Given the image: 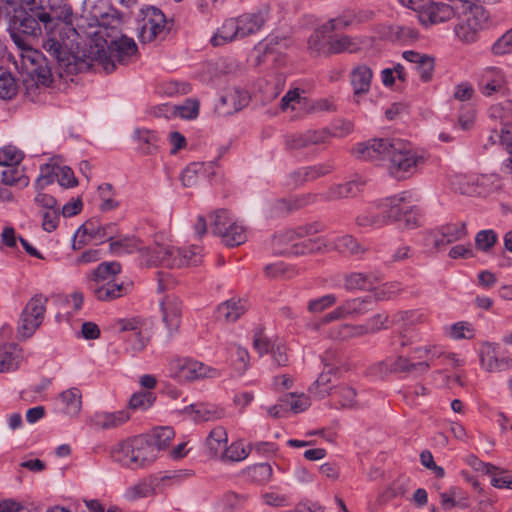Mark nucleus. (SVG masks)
I'll return each mask as SVG.
<instances>
[{
	"label": "nucleus",
	"mask_w": 512,
	"mask_h": 512,
	"mask_svg": "<svg viewBox=\"0 0 512 512\" xmlns=\"http://www.w3.org/2000/svg\"><path fill=\"white\" fill-rule=\"evenodd\" d=\"M42 26L47 34L42 45L43 49L60 69L69 74L76 73L79 70L78 64L64 41L61 23L44 8H31L29 11L15 15L11 28L23 35L36 38L41 35Z\"/></svg>",
	"instance_id": "obj_1"
},
{
	"label": "nucleus",
	"mask_w": 512,
	"mask_h": 512,
	"mask_svg": "<svg viewBox=\"0 0 512 512\" xmlns=\"http://www.w3.org/2000/svg\"><path fill=\"white\" fill-rule=\"evenodd\" d=\"M121 264L103 262L88 275L87 286L99 301H112L126 295L131 285L118 280Z\"/></svg>",
	"instance_id": "obj_2"
},
{
	"label": "nucleus",
	"mask_w": 512,
	"mask_h": 512,
	"mask_svg": "<svg viewBox=\"0 0 512 512\" xmlns=\"http://www.w3.org/2000/svg\"><path fill=\"white\" fill-rule=\"evenodd\" d=\"M137 52V46L133 39L126 36L111 41L96 43L91 46L87 58L92 67H101L105 73L115 70L116 64L127 63Z\"/></svg>",
	"instance_id": "obj_3"
},
{
	"label": "nucleus",
	"mask_w": 512,
	"mask_h": 512,
	"mask_svg": "<svg viewBox=\"0 0 512 512\" xmlns=\"http://www.w3.org/2000/svg\"><path fill=\"white\" fill-rule=\"evenodd\" d=\"M110 456L121 466L136 470L152 463L157 454L148 438L139 435L115 444L110 450Z\"/></svg>",
	"instance_id": "obj_4"
},
{
	"label": "nucleus",
	"mask_w": 512,
	"mask_h": 512,
	"mask_svg": "<svg viewBox=\"0 0 512 512\" xmlns=\"http://www.w3.org/2000/svg\"><path fill=\"white\" fill-rule=\"evenodd\" d=\"M458 23L454 28L456 37L465 44L477 41L480 31L488 25L489 15L485 8L473 1L456 4Z\"/></svg>",
	"instance_id": "obj_5"
},
{
	"label": "nucleus",
	"mask_w": 512,
	"mask_h": 512,
	"mask_svg": "<svg viewBox=\"0 0 512 512\" xmlns=\"http://www.w3.org/2000/svg\"><path fill=\"white\" fill-rule=\"evenodd\" d=\"M391 147L388 172L398 180L410 178L425 163V156L408 142L393 139Z\"/></svg>",
	"instance_id": "obj_6"
},
{
	"label": "nucleus",
	"mask_w": 512,
	"mask_h": 512,
	"mask_svg": "<svg viewBox=\"0 0 512 512\" xmlns=\"http://www.w3.org/2000/svg\"><path fill=\"white\" fill-rule=\"evenodd\" d=\"M364 183L365 182L362 180H352L343 184L334 185L330 187L326 193L321 195L308 193L295 198L293 203H288L286 200L281 199L277 204L281 210H291L312 204L316 202L319 197L325 201H336L343 198L354 197L360 192Z\"/></svg>",
	"instance_id": "obj_7"
},
{
	"label": "nucleus",
	"mask_w": 512,
	"mask_h": 512,
	"mask_svg": "<svg viewBox=\"0 0 512 512\" xmlns=\"http://www.w3.org/2000/svg\"><path fill=\"white\" fill-rule=\"evenodd\" d=\"M168 375L179 383H187L201 378L217 377L219 372L195 359L175 357L169 362Z\"/></svg>",
	"instance_id": "obj_8"
},
{
	"label": "nucleus",
	"mask_w": 512,
	"mask_h": 512,
	"mask_svg": "<svg viewBox=\"0 0 512 512\" xmlns=\"http://www.w3.org/2000/svg\"><path fill=\"white\" fill-rule=\"evenodd\" d=\"M119 330L127 333L125 341L133 352L145 349L151 339L154 323L150 318L133 317L122 319L118 323Z\"/></svg>",
	"instance_id": "obj_9"
},
{
	"label": "nucleus",
	"mask_w": 512,
	"mask_h": 512,
	"mask_svg": "<svg viewBox=\"0 0 512 512\" xmlns=\"http://www.w3.org/2000/svg\"><path fill=\"white\" fill-rule=\"evenodd\" d=\"M48 298L42 294L33 296L23 309L18 322V333L31 337L43 322Z\"/></svg>",
	"instance_id": "obj_10"
},
{
	"label": "nucleus",
	"mask_w": 512,
	"mask_h": 512,
	"mask_svg": "<svg viewBox=\"0 0 512 512\" xmlns=\"http://www.w3.org/2000/svg\"><path fill=\"white\" fill-rule=\"evenodd\" d=\"M142 25L139 38L144 43H149L162 37L165 33L166 18L160 9L149 6L141 10Z\"/></svg>",
	"instance_id": "obj_11"
},
{
	"label": "nucleus",
	"mask_w": 512,
	"mask_h": 512,
	"mask_svg": "<svg viewBox=\"0 0 512 512\" xmlns=\"http://www.w3.org/2000/svg\"><path fill=\"white\" fill-rule=\"evenodd\" d=\"M393 139H370L358 143L352 153L355 157L365 161H379L384 157H389Z\"/></svg>",
	"instance_id": "obj_12"
},
{
	"label": "nucleus",
	"mask_w": 512,
	"mask_h": 512,
	"mask_svg": "<svg viewBox=\"0 0 512 512\" xmlns=\"http://www.w3.org/2000/svg\"><path fill=\"white\" fill-rule=\"evenodd\" d=\"M162 321L167 329L168 339L179 332L182 316L181 301L177 296L167 295L161 301Z\"/></svg>",
	"instance_id": "obj_13"
},
{
	"label": "nucleus",
	"mask_w": 512,
	"mask_h": 512,
	"mask_svg": "<svg viewBox=\"0 0 512 512\" xmlns=\"http://www.w3.org/2000/svg\"><path fill=\"white\" fill-rule=\"evenodd\" d=\"M270 19V7L265 4L259 7L257 10L244 13L236 18L239 26L240 37L245 38L247 36L256 34Z\"/></svg>",
	"instance_id": "obj_14"
},
{
	"label": "nucleus",
	"mask_w": 512,
	"mask_h": 512,
	"mask_svg": "<svg viewBox=\"0 0 512 512\" xmlns=\"http://www.w3.org/2000/svg\"><path fill=\"white\" fill-rule=\"evenodd\" d=\"M480 363L482 368L488 372H501L512 368V358L500 357L497 352V344L484 342L479 350Z\"/></svg>",
	"instance_id": "obj_15"
},
{
	"label": "nucleus",
	"mask_w": 512,
	"mask_h": 512,
	"mask_svg": "<svg viewBox=\"0 0 512 512\" xmlns=\"http://www.w3.org/2000/svg\"><path fill=\"white\" fill-rule=\"evenodd\" d=\"M330 136L331 133L326 128L309 129L287 135L285 143L289 149H305L313 145L325 143Z\"/></svg>",
	"instance_id": "obj_16"
},
{
	"label": "nucleus",
	"mask_w": 512,
	"mask_h": 512,
	"mask_svg": "<svg viewBox=\"0 0 512 512\" xmlns=\"http://www.w3.org/2000/svg\"><path fill=\"white\" fill-rule=\"evenodd\" d=\"M409 196L408 192H402L391 197L380 199L376 201L373 206L380 211L387 225L402 219V212Z\"/></svg>",
	"instance_id": "obj_17"
},
{
	"label": "nucleus",
	"mask_w": 512,
	"mask_h": 512,
	"mask_svg": "<svg viewBox=\"0 0 512 512\" xmlns=\"http://www.w3.org/2000/svg\"><path fill=\"white\" fill-rule=\"evenodd\" d=\"M507 78L504 71L498 67L485 68L479 79V89L484 96H492L495 93H504Z\"/></svg>",
	"instance_id": "obj_18"
},
{
	"label": "nucleus",
	"mask_w": 512,
	"mask_h": 512,
	"mask_svg": "<svg viewBox=\"0 0 512 512\" xmlns=\"http://www.w3.org/2000/svg\"><path fill=\"white\" fill-rule=\"evenodd\" d=\"M375 368L378 373L383 375L390 372H401V373H425L429 370L430 365L428 362H417L413 363L409 359L398 356L396 358H389L379 362Z\"/></svg>",
	"instance_id": "obj_19"
},
{
	"label": "nucleus",
	"mask_w": 512,
	"mask_h": 512,
	"mask_svg": "<svg viewBox=\"0 0 512 512\" xmlns=\"http://www.w3.org/2000/svg\"><path fill=\"white\" fill-rule=\"evenodd\" d=\"M373 78L372 69L366 64L355 66L350 72V84L353 89V100L360 102V98L366 95L371 88Z\"/></svg>",
	"instance_id": "obj_20"
},
{
	"label": "nucleus",
	"mask_w": 512,
	"mask_h": 512,
	"mask_svg": "<svg viewBox=\"0 0 512 512\" xmlns=\"http://www.w3.org/2000/svg\"><path fill=\"white\" fill-rule=\"evenodd\" d=\"M428 7L420 14V22L423 25H434L448 21L456 14V4L436 3L429 0Z\"/></svg>",
	"instance_id": "obj_21"
},
{
	"label": "nucleus",
	"mask_w": 512,
	"mask_h": 512,
	"mask_svg": "<svg viewBox=\"0 0 512 512\" xmlns=\"http://www.w3.org/2000/svg\"><path fill=\"white\" fill-rule=\"evenodd\" d=\"M176 254V248L172 246H164L155 244L153 247H147L141 250V257L149 266L162 265L169 268H175L169 264L172 260L171 256Z\"/></svg>",
	"instance_id": "obj_22"
},
{
	"label": "nucleus",
	"mask_w": 512,
	"mask_h": 512,
	"mask_svg": "<svg viewBox=\"0 0 512 512\" xmlns=\"http://www.w3.org/2000/svg\"><path fill=\"white\" fill-rule=\"evenodd\" d=\"M322 229L323 225L318 222L304 224L296 229H289L276 235L273 240V245L277 249L281 245H288L295 242L297 239L312 236Z\"/></svg>",
	"instance_id": "obj_23"
},
{
	"label": "nucleus",
	"mask_w": 512,
	"mask_h": 512,
	"mask_svg": "<svg viewBox=\"0 0 512 512\" xmlns=\"http://www.w3.org/2000/svg\"><path fill=\"white\" fill-rule=\"evenodd\" d=\"M363 42L358 37L334 35L327 40V54L356 53Z\"/></svg>",
	"instance_id": "obj_24"
},
{
	"label": "nucleus",
	"mask_w": 512,
	"mask_h": 512,
	"mask_svg": "<svg viewBox=\"0 0 512 512\" xmlns=\"http://www.w3.org/2000/svg\"><path fill=\"white\" fill-rule=\"evenodd\" d=\"M467 235L465 223H451L442 226L435 236L434 246L440 248L447 244L462 240Z\"/></svg>",
	"instance_id": "obj_25"
},
{
	"label": "nucleus",
	"mask_w": 512,
	"mask_h": 512,
	"mask_svg": "<svg viewBox=\"0 0 512 512\" xmlns=\"http://www.w3.org/2000/svg\"><path fill=\"white\" fill-rule=\"evenodd\" d=\"M60 410L71 417L77 416L82 408V394L76 387L63 391L58 397Z\"/></svg>",
	"instance_id": "obj_26"
},
{
	"label": "nucleus",
	"mask_w": 512,
	"mask_h": 512,
	"mask_svg": "<svg viewBox=\"0 0 512 512\" xmlns=\"http://www.w3.org/2000/svg\"><path fill=\"white\" fill-rule=\"evenodd\" d=\"M22 361V350L15 344L0 347V373L13 372Z\"/></svg>",
	"instance_id": "obj_27"
},
{
	"label": "nucleus",
	"mask_w": 512,
	"mask_h": 512,
	"mask_svg": "<svg viewBox=\"0 0 512 512\" xmlns=\"http://www.w3.org/2000/svg\"><path fill=\"white\" fill-rule=\"evenodd\" d=\"M289 248H277L280 253H288L292 255H304L307 253L321 252L326 247V242L323 238H309L301 242H292Z\"/></svg>",
	"instance_id": "obj_28"
},
{
	"label": "nucleus",
	"mask_w": 512,
	"mask_h": 512,
	"mask_svg": "<svg viewBox=\"0 0 512 512\" xmlns=\"http://www.w3.org/2000/svg\"><path fill=\"white\" fill-rule=\"evenodd\" d=\"M377 282L373 273L352 272L344 277V288L351 292L355 290H372Z\"/></svg>",
	"instance_id": "obj_29"
},
{
	"label": "nucleus",
	"mask_w": 512,
	"mask_h": 512,
	"mask_svg": "<svg viewBox=\"0 0 512 512\" xmlns=\"http://www.w3.org/2000/svg\"><path fill=\"white\" fill-rule=\"evenodd\" d=\"M237 39H242L240 37L239 26L236 18H230L224 21L222 26L218 28L211 38V43L213 46H221Z\"/></svg>",
	"instance_id": "obj_30"
},
{
	"label": "nucleus",
	"mask_w": 512,
	"mask_h": 512,
	"mask_svg": "<svg viewBox=\"0 0 512 512\" xmlns=\"http://www.w3.org/2000/svg\"><path fill=\"white\" fill-rule=\"evenodd\" d=\"M82 231L83 234L88 235L91 239L104 242L111 241L113 239V234L116 231V225L113 223H109L106 225H97L94 221H88L83 224L78 232Z\"/></svg>",
	"instance_id": "obj_31"
},
{
	"label": "nucleus",
	"mask_w": 512,
	"mask_h": 512,
	"mask_svg": "<svg viewBox=\"0 0 512 512\" xmlns=\"http://www.w3.org/2000/svg\"><path fill=\"white\" fill-rule=\"evenodd\" d=\"M452 189L464 195L477 193L479 177L476 175H467L463 173H453L449 177Z\"/></svg>",
	"instance_id": "obj_32"
},
{
	"label": "nucleus",
	"mask_w": 512,
	"mask_h": 512,
	"mask_svg": "<svg viewBox=\"0 0 512 512\" xmlns=\"http://www.w3.org/2000/svg\"><path fill=\"white\" fill-rule=\"evenodd\" d=\"M246 303L242 300H228L217 308V317L226 322H234L246 311Z\"/></svg>",
	"instance_id": "obj_33"
},
{
	"label": "nucleus",
	"mask_w": 512,
	"mask_h": 512,
	"mask_svg": "<svg viewBox=\"0 0 512 512\" xmlns=\"http://www.w3.org/2000/svg\"><path fill=\"white\" fill-rule=\"evenodd\" d=\"M202 248L192 245L188 248H176V254L179 258L174 259L169 264L177 268L190 265H198L202 261Z\"/></svg>",
	"instance_id": "obj_34"
},
{
	"label": "nucleus",
	"mask_w": 512,
	"mask_h": 512,
	"mask_svg": "<svg viewBox=\"0 0 512 512\" xmlns=\"http://www.w3.org/2000/svg\"><path fill=\"white\" fill-rule=\"evenodd\" d=\"M185 413L190 414L194 413V420L199 421H211L219 419L223 416V409H219L214 407L213 405L208 404H191L184 409Z\"/></svg>",
	"instance_id": "obj_35"
},
{
	"label": "nucleus",
	"mask_w": 512,
	"mask_h": 512,
	"mask_svg": "<svg viewBox=\"0 0 512 512\" xmlns=\"http://www.w3.org/2000/svg\"><path fill=\"white\" fill-rule=\"evenodd\" d=\"M130 415L128 412L121 410L116 412H101L94 416L95 424L102 429L116 428L126 421H128Z\"/></svg>",
	"instance_id": "obj_36"
},
{
	"label": "nucleus",
	"mask_w": 512,
	"mask_h": 512,
	"mask_svg": "<svg viewBox=\"0 0 512 512\" xmlns=\"http://www.w3.org/2000/svg\"><path fill=\"white\" fill-rule=\"evenodd\" d=\"M134 139L137 140L142 154L153 155L156 153L158 149V136L156 132L148 129H136L134 131Z\"/></svg>",
	"instance_id": "obj_37"
},
{
	"label": "nucleus",
	"mask_w": 512,
	"mask_h": 512,
	"mask_svg": "<svg viewBox=\"0 0 512 512\" xmlns=\"http://www.w3.org/2000/svg\"><path fill=\"white\" fill-rule=\"evenodd\" d=\"M228 442L226 430L221 427H215L206 439V446L212 456H222Z\"/></svg>",
	"instance_id": "obj_38"
},
{
	"label": "nucleus",
	"mask_w": 512,
	"mask_h": 512,
	"mask_svg": "<svg viewBox=\"0 0 512 512\" xmlns=\"http://www.w3.org/2000/svg\"><path fill=\"white\" fill-rule=\"evenodd\" d=\"M348 318H357L372 310V296L356 297L344 302Z\"/></svg>",
	"instance_id": "obj_39"
},
{
	"label": "nucleus",
	"mask_w": 512,
	"mask_h": 512,
	"mask_svg": "<svg viewBox=\"0 0 512 512\" xmlns=\"http://www.w3.org/2000/svg\"><path fill=\"white\" fill-rule=\"evenodd\" d=\"M370 334L366 323L361 325L341 324L330 331V337L336 340H346Z\"/></svg>",
	"instance_id": "obj_40"
},
{
	"label": "nucleus",
	"mask_w": 512,
	"mask_h": 512,
	"mask_svg": "<svg viewBox=\"0 0 512 512\" xmlns=\"http://www.w3.org/2000/svg\"><path fill=\"white\" fill-rule=\"evenodd\" d=\"M2 184L5 186H15L19 189L26 188L29 185V177L25 174L23 169L15 167H7L2 171Z\"/></svg>",
	"instance_id": "obj_41"
},
{
	"label": "nucleus",
	"mask_w": 512,
	"mask_h": 512,
	"mask_svg": "<svg viewBox=\"0 0 512 512\" xmlns=\"http://www.w3.org/2000/svg\"><path fill=\"white\" fill-rule=\"evenodd\" d=\"M334 246L337 251L343 254L359 255L364 254L367 249L361 245L352 235H343L337 237L334 241Z\"/></svg>",
	"instance_id": "obj_42"
},
{
	"label": "nucleus",
	"mask_w": 512,
	"mask_h": 512,
	"mask_svg": "<svg viewBox=\"0 0 512 512\" xmlns=\"http://www.w3.org/2000/svg\"><path fill=\"white\" fill-rule=\"evenodd\" d=\"M174 435L175 433L172 427H158L152 430L148 440L150 444L154 446L155 453L157 454V451L165 449L170 444Z\"/></svg>",
	"instance_id": "obj_43"
},
{
	"label": "nucleus",
	"mask_w": 512,
	"mask_h": 512,
	"mask_svg": "<svg viewBox=\"0 0 512 512\" xmlns=\"http://www.w3.org/2000/svg\"><path fill=\"white\" fill-rule=\"evenodd\" d=\"M211 229L215 235H218L220 237L223 236V234L227 231L229 226L233 224L235 221L231 215L228 213V211L224 209H220L215 211L211 216Z\"/></svg>",
	"instance_id": "obj_44"
},
{
	"label": "nucleus",
	"mask_w": 512,
	"mask_h": 512,
	"mask_svg": "<svg viewBox=\"0 0 512 512\" xmlns=\"http://www.w3.org/2000/svg\"><path fill=\"white\" fill-rule=\"evenodd\" d=\"M248 103L247 93L239 90L233 89L226 93L224 96L220 98L221 106H232V110H227L225 113H231L232 111H238L242 109Z\"/></svg>",
	"instance_id": "obj_45"
},
{
	"label": "nucleus",
	"mask_w": 512,
	"mask_h": 512,
	"mask_svg": "<svg viewBox=\"0 0 512 512\" xmlns=\"http://www.w3.org/2000/svg\"><path fill=\"white\" fill-rule=\"evenodd\" d=\"M223 243L229 247H235L243 244L246 239V230L240 225L236 220L233 222L231 226L227 229V231L221 237Z\"/></svg>",
	"instance_id": "obj_46"
},
{
	"label": "nucleus",
	"mask_w": 512,
	"mask_h": 512,
	"mask_svg": "<svg viewBox=\"0 0 512 512\" xmlns=\"http://www.w3.org/2000/svg\"><path fill=\"white\" fill-rule=\"evenodd\" d=\"M251 481L264 485L270 482L273 474L272 466L269 463H258L247 469Z\"/></svg>",
	"instance_id": "obj_47"
},
{
	"label": "nucleus",
	"mask_w": 512,
	"mask_h": 512,
	"mask_svg": "<svg viewBox=\"0 0 512 512\" xmlns=\"http://www.w3.org/2000/svg\"><path fill=\"white\" fill-rule=\"evenodd\" d=\"M488 141L491 145L499 143L507 152H512V124L503 125L499 131H491Z\"/></svg>",
	"instance_id": "obj_48"
},
{
	"label": "nucleus",
	"mask_w": 512,
	"mask_h": 512,
	"mask_svg": "<svg viewBox=\"0 0 512 512\" xmlns=\"http://www.w3.org/2000/svg\"><path fill=\"white\" fill-rule=\"evenodd\" d=\"M333 395L339 398V407L343 409H352L358 407L356 400V391L349 386H338L334 389ZM338 408V406H335Z\"/></svg>",
	"instance_id": "obj_49"
},
{
	"label": "nucleus",
	"mask_w": 512,
	"mask_h": 512,
	"mask_svg": "<svg viewBox=\"0 0 512 512\" xmlns=\"http://www.w3.org/2000/svg\"><path fill=\"white\" fill-rule=\"evenodd\" d=\"M493 472L488 473L490 483L497 489L512 490V473L504 468L494 465Z\"/></svg>",
	"instance_id": "obj_50"
},
{
	"label": "nucleus",
	"mask_w": 512,
	"mask_h": 512,
	"mask_svg": "<svg viewBox=\"0 0 512 512\" xmlns=\"http://www.w3.org/2000/svg\"><path fill=\"white\" fill-rule=\"evenodd\" d=\"M331 372L327 370L319 375L316 381L309 388V392L318 399H323L331 394Z\"/></svg>",
	"instance_id": "obj_51"
},
{
	"label": "nucleus",
	"mask_w": 512,
	"mask_h": 512,
	"mask_svg": "<svg viewBox=\"0 0 512 512\" xmlns=\"http://www.w3.org/2000/svg\"><path fill=\"white\" fill-rule=\"evenodd\" d=\"M206 166L201 162H194L189 164L181 173L180 180L184 187H193L197 184L198 179L201 178V172H204Z\"/></svg>",
	"instance_id": "obj_52"
},
{
	"label": "nucleus",
	"mask_w": 512,
	"mask_h": 512,
	"mask_svg": "<svg viewBox=\"0 0 512 512\" xmlns=\"http://www.w3.org/2000/svg\"><path fill=\"white\" fill-rule=\"evenodd\" d=\"M356 225L362 228H381L386 225L382 214L371 210L364 211L355 219Z\"/></svg>",
	"instance_id": "obj_53"
},
{
	"label": "nucleus",
	"mask_w": 512,
	"mask_h": 512,
	"mask_svg": "<svg viewBox=\"0 0 512 512\" xmlns=\"http://www.w3.org/2000/svg\"><path fill=\"white\" fill-rule=\"evenodd\" d=\"M402 290L399 282H387L373 291L372 301H386L395 297Z\"/></svg>",
	"instance_id": "obj_54"
},
{
	"label": "nucleus",
	"mask_w": 512,
	"mask_h": 512,
	"mask_svg": "<svg viewBox=\"0 0 512 512\" xmlns=\"http://www.w3.org/2000/svg\"><path fill=\"white\" fill-rule=\"evenodd\" d=\"M23 158V152L15 146L8 145L0 149L1 166L15 167L23 160Z\"/></svg>",
	"instance_id": "obj_55"
},
{
	"label": "nucleus",
	"mask_w": 512,
	"mask_h": 512,
	"mask_svg": "<svg viewBox=\"0 0 512 512\" xmlns=\"http://www.w3.org/2000/svg\"><path fill=\"white\" fill-rule=\"evenodd\" d=\"M250 451L245 448L242 442H233L230 446H226L222 452L221 459L223 461L238 462L246 459Z\"/></svg>",
	"instance_id": "obj_56"
},
{
	"label": "nucleus",
	"mask_w": 512,
	"mask_h": 512,
	"mask_svg": "<svg viewBox=\"0 0 512 512\" xmlns=\"http://www.w3.org/2000/svg\"><path fill=\"white\" fill-rule=\"evenodd\" d=\"M306 104V98L301 96L299 89L289 90L281 99L283 111L302 109Z\"/></svg>",
	"instance_id": "obj_57"
},
{
	"label": "nucleus",
	"mask_w": 512,
	"mask_h": 512,
	"mask_svg": "<svg viewBox=\"0 0 512 512\" xmlns=\"http://www.w3.org/2000/svg\"><path fill=\"white\" fill-rule=\"evenodd\" d=\"M155 400L156 396L150 391L136 392L129 400V407L133 410H146L153 405Z\"/></svg>",
	"instance_id": "obj_58"
},
{
	"label": "nucleus",
	"mask_w": 512,
	"mask_h": 512,
	"mask_svg": "<svg viewBox=\"0 0 512 512\" xmlns=\"http://www.w3.org/2000/svg\"><path fill=\"white\" fill-rule=\"evenodd\" d=\"M54 174L56 181L61 187L72 188L77 186L78 181L74 176V172L68 166L54 165Z\"/></svg>",
	"instance_id": "obj_59"
},
{
	"label": "nucleus",
	"mask_w": 512,
	"mask_h": 512,
	"mask_svg": "<svg viewBox=\"0 0 512 512\" xmlns=\"http://www.w3.org/2000/svg\"><path fill=\"white\" fill-rule=\"evenodd\" d=\"M17 93V84L12 75L0 71V98L3 100L13 98Z\"/></svg>",
	"instance_id": "obj_60"
},
{
	"label": "nucleus",
	"mask_w": 512,
	"mask_h": 512,
	"mask_svg": "<svg viewBox=\"0 0 512 512\" xmlns=\"http://www.w3.org/2000/svg\"><path fill=\"white\" fill-rule=\"evenodd\" d=\"M137 249H139V243L133 237H123L118 240L113 238L110 241V250L115 254L132 253Z\"/></svg>",
	"instance_id": "obj_61"
},
{
	"label": "nucleus",
	"mask_w": 512,
	"mask_h": 512,
	"mask_svg": "<svg viewBox=\"0 0 512 512\" xmlns=\"http://www.w3.org/2000/svg\"><path fill=\"white\" fill-rule=\"evenodd\" d=\"M99 195L101 198V204L99 206L100 210L103 212H108L116 209L119 206V203L113 199V187L109 183H104L98 188Z\"/></svg>",
	"instance_id": "obj_62"
},
{
	"label": "nucleus",
	"mask_w": 512,
	"mask_h": 512,
	"mask_svg": "<svg viewBox=\"0 0 512 512\" xmlns=\"http://www.w3.org/2000/svg\"><path fill=\"white\" fill-rule=\"evenodd\" d=\"M491 53L494 56H504L512 53V28L492 44Z\"/></svg>",
	"instance_id": "obj_63"
},
{
	"label": "nucleus",
	"mask_w": 512,
	"mask_h": 512,
	"mask_svg": "<svg viewBox=\"0 0 512 512\" xmlns=\"http://www.w3.org/2000/svg\"><path fill=\"white\" fill-rule=\"evenodd\" d=\"M447 333L454 340L471 339L474 337V328L470 323L460 321L451 325Z\"/></svg>",
	"instance_id": "obj_64"
}]
</instances>
